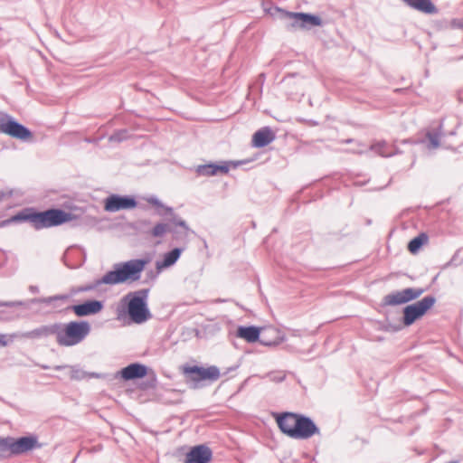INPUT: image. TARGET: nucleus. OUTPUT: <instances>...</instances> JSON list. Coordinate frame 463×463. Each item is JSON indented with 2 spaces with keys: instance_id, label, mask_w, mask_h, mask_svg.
<instances>
[{
  "instance_id": "nucleus-10",
  "label": "nucleus",
  "mask_w": 463,
  "mask_h": 463,
  "mask_svg": "<svg viewBox=\"0 0 463 463\" xmlns=\"http://www.w3.org/2000/svg\"><path fill=\"white\" fill-rule=\"evenodd\" d=\"M137 201L134 195L111 194L103 201L106 212L116 213L121 210H132L137 206Z\"/></svg>"
},
{
  "instance_id": "nucleus-15",
  "label": "nucleus",
  "mask_w": 463,
  "mask_h": 463,
  "mask_svg": "<svg viewBox=\"0 0 463 463\" xmlns=\"http://www.w3.org/2000/svg\"><path fill=\"white\" fill-rule=\"evenodd\" d=\"M213 450L206 444H199L190 448L185 454L184 463H210Z\"/></svg>"
},
{
  "instance_id": "nucleus-8",
  "label": "nucleus",
  "mask_w": 463,
  "mask_h": 463,
  "mask_svg": "<svg viewBox=\"0 0 463 463\" xmlns=\"http://www.w3.org/2000/svg\"><path fill=\"white\" fill-rule=\"evenodd\" d=\"M435 303L436 298L434 297L427 296L420 301L405 307L403 309V325L405 326L412 325L415 321L425 316Z\"/></svg>"
},
{
  "instance_id": "nucleus-33",
  "label": "nucleus",
  "mask_w": 463,
  "mask_h": 463,
  "mask_svg": "<svg viewBox=\"0 0 463 463\" xmlns=\"http://www.w3.org/2000/svg\"><path fill=\"white\" fill-rule=\"evenodd\" d=\"M163 269H158L156 268V269H150L146 271V279L143 281V283H149V282H155L159 276V274L162 272Z\"/></svg>"
},
{
  "instance_id": "nucleus-46",
  "label": "nucleus",
  "mask_w": 463,
  "mask_h": 463,
  "mask_svg": "<svg viewBox=\"0 0 463 463\" xmlns=\"http://www.w3.org/2000/svg\"><path fill=\"white\" fill-rule=\"evenodd\" d=\"M51 305H52V307L55 309L59 308L61 306L60 302H54V303H52Z\"/></svg>"
},
{
  "instance_id": "nucleus-43",
  "label": "nucleus",
  "mask_w": 463,
  "mask_h": 463,
  "mask_svg": "<svg viewBox=\"0 0 463 463\" xmlns=\"http://www.w3.org/2000/svg\"><path fill=\"white\" fill-rule=\"evenodd\" d=\"M101 374L98 373H88L87 378H100Z\"/></svg>"
},
{
  "instance_id": "nucleus-32",
  "label": "nucleus",
  "mask_w": 463,
  "mask_h": 463,
  "mask_svg": "<svg viewBox=\"0 0 463 463\" xmlns=\"http://www.w3.org/2000/svg\"><path fill=\"white\" fill-rule=\"evenodd\" d=\"M105 279H106V275L104 274L101 278L93 280L92 282L88 283L86 285H83L84 291L85 292L92 291V290L98 288L102 284L109 285V281L106 280Z\"/></svg>"
},
{
  "instance_id": "nucleus-44",
  "label": "nucleus",
  "mask_w": 463,
  "mask_h": 463,
  "mask_svg": "<svg viewBox=\"0 0 463 463\" xmlns=\"http://www.w3.org/2000/svg\"><path fill=\"white\" fill-rule=\"evenodd\" d=\"M238 367H239L238 365L228 367V368L223 372V375H226V374H228L229 373H231V372H232V371H235Z\"/></svg>"
},
{
  "instance_id": "nucleus-29",
  "label": "nucleus",
  "mask_w": 463,
  "mask_h": 463,
  "mask_svg": "<svg viewBox=\"0 0 463 463\" xmlns=\"http://www.w3.org/2000/svg\"><path fill=\"white\" fill-rule=\"evenodd\" d=\"M428 241V236L425 233H420L419 236L413 238L408 244V250L411 253L415 254L419 251L420 247Z\"/></svg>"
},
{
  "instance_id": "nucleus-6",
  "label": "nucleus",
  "mask_w": 463,
  "mask_h": 463,
  "mask_svg": "<svg viewBox=\"0 0 463 463\" xmlns=\"http://www.w3.org/2000/svg\"><path fill=\"white\" fill-rule=\"evenodd\" d=\"M160 215L170 216L168 232L172 234V240L179 245L178 247H184L185 250L190 241L189 235L195 232L180 215L174 212L172 207H166L165 213H160Z\"/></svg>"
},
{
  "instance_id": "nucleus-45",
  "label": "nucleus",
  "mask_w": 463,
  "mask_h": 463,
  "mask_svg": "<svg viewBox=\"0 0 463 463\" xmlns=\"http://www.w3.org/2000/svg\"><path fill=\"white\" fill-rule=\"evenodd\" d=\"M231 301L230 299L218 298L215 300L216 303H225Z\"/></svg>"
},
{
  "instance_id": "nucleus-14",
  "label": "nucleus",
  "mask_w": 463,
  "mask_h": 463,
  "mask_svg": "<svg viewBox=\"0 0 463 463\" xmlns=\"http://www.w3.org/2000/svg\"><path fill=\"white\" fill-rule=\"evenodd\" d=\"M423 293L420 288H405L386 295L383 298V305L398 306L417 299Z\"/></svg>"
},
{
  "instance_id": "nucleus-42",
  "label": "nucleus",
  "mask_w": 463,
  "mask_h": 463,
  "mask_svg": "<svg viewBox=\"0 0 463 463\" xmlns=\"http://www.w3.org/2000/svg\"><path fill=\"white\" fill-rule=\"evenodd\" d=\"M62 206L66 209H69V210H72L75 208V206L73 205V203L71 202H65Z\"/></svg>"
},
{
  "instance_id": "nucleus-37",
  "label": "nucleus",
  "mask_w": 463,
  "mask_h": 463,
  "mask_svg": "<svg viewBox=\"0 0 463 463\" xmlns=\"http://www.w3.org/2000/svg\"><path fill=\"white\" fill-rule=\"evenodd\" d=\"M10 341H12V338L10 340H7L6 335L0 334V346L5 347L8 345Z\"/></svg>"
},
{
  "instance_id": "nucleus-22",
  "label": "nucleus",
  "mask_w": 463,
  "mask_h": 463,
  "mask_svg": "<svg viewBox=\"0 0 463 463\" xmlns=\"http://www.w3.org/2000/svg\"><path fill=\"white\" fill-rule=\"evenodd\" d=\"M260 329L255 326H239L236 336L245 339L249 343H255L260 339Z\"/></svg>"
},
{
  "instance_id": "nucleus-3",
  "label": "nucleus",
  "mask_w": 463,
  "mask_h": 463,
  "mask_svg": "<svg viewBox=\"0 0 463 463\" xmlns=\"http://www.w3.org/2000/svg\"><path fill=\"white\" fill-rule=\"evenodd\" d=\"M150 258L132 259L115 263L112 269L105 273L109 285L132 283L140 279L142 272L150 262Z\"/></svg>"
},
{
  "instance_id": "nucleus-16",
  "label": "nucleus",
  "mask_w": 463,
  "mask_h": 463,
  "mask_svg": "<svg viewBox=\"0 0 463 463\" xmlns=\"http://www.w3.org/2000/svg\"><path fill=\"white\" fill-rule=\"evenodd\" d=\"M148 370L149 368L146 364L137 362L131 363L117 372L116 377H119L126 382L138 380L146 377Z\"/></svg>"
},
{
  "instance_id": "nucleus-23",
  "label": "nucleus",
  "mask_w": 463,
  "mask_h": 463,
  "mask_svg": "<svg viewBox=\"0 0 463 463\" xmlns=\"http://www.w3.org/2000/svg\"><path fill=\"white\" fill-rule=\"evenodd\" d=\"M264 13L273 19L286 20L289 18V11L274 5L271 2L263 0L261 3Z\"/></svg>"
},
{
  "instance_id": "nucleus-30",
  "label": "nucleus",
  "mask_w": 463,
  "mask_h": 463,
  "mask_svg": "<svg viewBox=\"0 0 463 463\" xmlns=\"http://www.w3.org/2000/svg\"><path fill=\"white\" fill-rule=\"evenodd\" d=\"M10 457H12L10 436L0 437V458Z\"/></svg>"
},
{
  "instance_id": "nucleus-48",
  "label": "nucleus",
  "mask_w": 463,
  "mask_h": 463,
  "mask_svg": "<svg viewBox=\"0 0 463 463\" xmlns=\"http://www.w3.org/2000/svg\"><path fill=\"white\" fill-rule=\"evenodd\" d=\"M63 259H64V264H65L67 267H69V268H71V269L74 268V266H72V265L69 264V263L65 260V256H63Z\"/></svg>"
},
{
  "instance_id": "nucleus-39",
  "label": "nucleus",
  "mask_w": 463,
  "mask_h": 463,
  "mask_svg": "<svg viewBox=\"0 0 463 463\" xmlns=\"http://www.w3.org/2000/svg\"><path fill=\"white\" fill-rule=\"evenodd\" d=\"M12 195H13L12 191H9V192L0 191V202H2L6 197H11Z\"/></svg>"
},
{
  "instance_id": "nucleus-9",
  "label": "nucleus",
  "mask_w": 463,
  "mask_h": 463,
  "mask_svg": "<svg viewBox=\"0 0 463 463\" xmlns=\"http://www.w3.org/2000/svg\"><path fill=\"white\" fill-rule=\"evenodd\" d=\"M11 441V455L19 456L26 454L34 449H39L43 447V444L39 442V438L34 433H29L25 436L14 438L10 436Z\"/></svg>"
},
{
  "instance_id": "nucleus-24",
  "label": "nucleus",
  "mask_w": 463,
  "mask_h": 463,
  "mask_svg": "<svg viewBox=\"0 0 463 463\" xmlns=\"http://www.w3.org/2000/svg\"><path fill=\"white\" fill-rule=\"evenodd\" d=\"M409 6L424 14H435L437 8L430 0H402Z\"/></svg>"
},
{
  "instance_id": "nucleus-18",
  "label": "nucleus",
  "mask_w": 463,
  "mask_h": 463,
  "mask_svg": "<svg viewBox=\"0 0 463 463\" xmlns=\"http://www.w3.org/2000/svg\"><path fill=\"white\" fill-rule=\"evenodd\" d=\"M275 137V133L269 127H263L252 135L251 145L253 147L262 148L269 145Z\"/></svg>"
},
{
  "instance_id": "nucleus-31",
  "label": "nucleus",
  "mask_w": 463,
  "mask_h": 463,
  "mask_svg": "<svg viewBox=\"0 0 463 463\" xmlns=\"http://www.w3.org/2000/svg\"><path fill=\"white\" fill-rule=\"evenodd\" d=\"M128 138V129H119L115 131L112 135L109 136V140L110 142H122Z\"/></svg>"
},
{
  "instance_id": "nucleus-40",
  "label": "nucleus",
  "mask_w": 463,
  "mask_h": 463,
  "mask_svg": "<svg viewBox=\"0 0 463 463\" xmlns=\"http://www.w3.org/2000/svg\"><path fill=\"white\" fill-rule=\"evenodd\" d=\"M13 317L12 316H7L5 311L4 310H0V320H10L12 319Z\"/></svg>"
},
{
  "instance_id": "nucleus-1",
  "label": "nucleus",
  "mask_w": 463,
  "mask_h": 463,
  "mask_svg": "<svg viewBox=\"0 0 463 463\" xmlns=\"http://www.w3.org/2000/svg\"><path fill=\"white\" fill-rule=\"evenodd\" d=\"M77 216L61 208L51 207L40 211L35 207H24L10 218L2 221L0 227L12 223H29L35 231L58 227L75 220Z\"/></svg>"
},
{
  "instance_id": "nucleus-41",
  "label": "nucleus",
  "mask_w": 463,
  "mask_h": 463,
  "mask_svg": "<svg viewBox=\"0 0 463 463\" xmlns=\"http://www.w3.org/2000/svg\"><path fill=\"white\" fill-rule=\"evenodd\" d=\"M29 291L33 294H37V293H39L40 289H39V287L36 285H30Z\"/></svg>"
},
{
  "instance_id": "nucleus-21",
  "label": "nucleus",
  "mask_w": 463,
  "mask_h": 463,
  "mask_svg": "<svg viewBox=\"0 0 463 463\" xmlns=\"http://www.w3.org/2000/svg\"><path fill=\"white\" fill-rule=\"evenodd\" d=\"M55 323L51 325H43L33 330L26 331L21 334L23 338L26 339H42L47 338L51 335H55Z\"/></svg>"
},
{
  "instance_id": "nucleus-28",
  "label": "nucleus",
  "mask_w": 463,
  "mask_h": 463,
  "mask_svg": "<svg viewBox=\"0 0 463 463\" xmlns=\"http://www.w3.org/2000/svg\"><path fill=\"white\" fill-rule=\"evenodd\" d=\"M371 150L382 156H390L392 155V147L385 141H378L371 146Z\"/></svg>"
},
{
  "instance_id": "nucleus-11",
  "label": "nucleus",
  "mask_w": 463,
  "mask_h": 463,
  "mask_svg": "<svg viewBox=\"0 0 463 463\" xmlns=\"http://www.w3.org/2000/svg\"><path fill=\"white\" fill-rule=\"evenodd\" d=\"M294 425L291 427V438L306 439L318 433L316 424L307 417L291 412Z\"/></svg>"
},
{
  "instance_id": "nucleus-5",
  "label": "nucleus",
  "mask_w": 463,
  "mask_h": 463,
  "mask_svg": "<svg viewBox=\"0 0 463 463\" xmlns=\"http://www.w3.org/2000/svg\"><path fill=\"white\" fill-rule=\"evenodd\" d=\"M184 374L190 388L198 389L203 386V382L213 383L221 376L220 369L216 365L204 368L200 365H187L184 367Z\"/></svg>"
},
{
  "instance_id": "nucleus-20",
  "label": "nucleus",
  "mask_w": 463,
  "mask_h": 463,
  "mask_svg": "<svg viewBox=\"0 0 463 463\" xmlns=\"http://www.w3.org/2000/svg\"><path fill=\"white\" fill-rule=\"evenodd\" d=\"M150 224V221L147 220H142L136 223V229L139 230L145 233L149 234L153 238H161L163 237L166 232H169V226H170V218L168 219V222L166 223L158 222L156 223L151 230L145 231L142 230V227L147 226Z\"/></svg>"
},
{
  "instance_id": "nucleus-13",
  "label": "nucleus",
  "mask_w": 463,
  "mask_h": 463,
  "mask_svg": "<svg viewBox=\"0 0 463 463\" xmlns=\"http://www.w3.org/2000/svg\"><path fill=\"white\" fill-rule=\"evenodd\" d=\"M104 308V302L98 299H87L81 303L68 306L65 312L71 311L78 317L99 314Z\"/></svg>"
},
{
  "instance_id": "nucleus-47",
  "label": "nucleus",
  "mask_w": 463,
  "mask_h": 463,
  "mask_svg": "<svg viewBox=\"0 0 463 463\" xmlns=\"http://www.w3.org/2000/svg\"><path fill=\"white\" fill-rule=\"evenodd\" d=\"M40 367L43 370H47V369H50L51 367L47 364H41Z\"/></svg>"
},
{
  "instance_id": "nucleus-38",
  "label": "nucleus",
  "mask_w": 463,
  "mask_h": 463,
  "mask_svg": "<svg viewBox=\"0 0 463 463\" xmlns=\"http://www.w3.org/2000/svg\"><path fill=\"white\" fill-rule=\"evenodd\" d=\"M70 290H71L72 296L81 293V292H85L83 285L80 286V287H73Z\"/></svg>"
},
{
  "instance_id": "nucleus-17",
  "label": "nucleus",
  "mask_w": 463,
  "mask_h": 463,
  "mask_svg": "<svg viewBox=\"0 0 463 463\" xmlns=\"http://www.w3.org/2000/svg\"><path fill=\"white\" fill-rule=\"evenodd\" d=\"M291 18L293 19L292 25L299 29L308 30L322 24L320 17L308 14L291 13Z\"/></svg>"
},
{
  "instance_id": "nucleus-27",
  "label": "nucleus",
  "mask_w": 463,
  "mask_h": 463,
  "mask_svg": "<svg viewBox=\"0 0 463 463\" xmlns=\"http://www.w3.org/2000/svg\"><path fill=\"white\" fill-rule=\"evenodd\" d=\"M70 368L71 369V380L74 381H81L83 379L87 378L88 372L82 370L77 365H68V364H62V365H55L53 366V369L55 371H61L63 369Z\"/></svg>"
},
{
  "instance_id": "nucleus-26",
  "label": "nucleus",
  "mask_w": 463,
  "mask_h": 463,
  "mask_svg": "<svg viewBox=\"0 0 463 463\" xmlns=\"http://www.w3.org/2000/svg\"><path fill=\"white\" fill-rule=\"evenodd\" d=\"M271 416L276 420L278 427L287 436H289V424L288 420L289 419V411L276 412L272 411Z\"/></svg>"
},
{
  "instance_id": "nucleus-7",
  "label": "nucleus",
  "mask_w": 463,
  "mask_h": 463,
  "mask_svg": "<svg viewBox=\"0 0 463 463\" xmlns=\"http://www.w3.org/2000/svg\"><path fill=\"white\" fill-rule=\"evenodd\" d=\"M0 132L24 142L33 138V132L27 127L5 112L0 114Z\"/></svg>"
},
{
  "instance_id": "nucleus-19",
  "label": "nucleus",
  "mask_w": 463,
  "mask_h": 463,
  "mask_svg": "<svg viewBox=\"0 0 463 463\" xmlns=\"http://www.w3.org/2000/svg\"><path fill=\"white\" fill-rule=\"evenodd\" d=\"M184 247H175L164 253L162 260H156V267L158 269H165L174 266L180 259Z\"/></svg>"
},
{
  "instance_id": "nucleus-2",
  "label": "nucleus",
  "mask_w": 463,
  "mask_h": 463,
  "mask_svg": "<svg viewBox=\"0 0 463 463\" xmlns=\"http://www.w3.org/2000/svg\"><path fill=\"white\" fill-rule=\"evenodd\" d=\"M150 288H141L126 294L120 300L119 314L128 315L135 324H143L152 317L148 308Z\"/></svg>"
},
{
  "instance_id": "nucleus-25",
  "label": "nucleus",
  "mask_w": 463,
  "mask_h": 463,
  "mask_svg": "<svg viewBox=\"0 0 463 463\" xmlns=\"http://www.w3.org/2000/svg\"><path fill=\"white\" fill-rule=\"evenodd\" d=\"M72 294L70 291L68 294H58L50 297L34 298L30 300L31 304H45L49 305L54 302H66L72 298Z\"/></svg>"
},
{
  "instance_id": "nucleus-34",
  "label": "nucleus",
  "mask_w": 463,
  "mask_h": 463,
  "mask_svg": "<svg viewBox=\"0 0 463 463\" xmlns=\"http://www.w3.org/2000/svg\"><path fill=\"white\" fill-rule=\"evenodd\" d=\"M268 377L271 382L281 383L286 379L287 374L285 372H271L268 374Z\"/></svg>"
},
{
  "instance_id": "nucleus-36",
  "label": "nucleus",
  "mask_w": 463,
  "mask_h": 463,
  "mask_svg": "<svg viewBox=\"0 0 463 463\" xmlns=\"http://www.w3.org/2000/svg\"><path fill=\"white\" fill-rule=\"evenodd\" d=\"M24 305V301L17 300V301H0V307H22Z\"/></svg>"
},
{
  "instance_id": "nucleus-12",
  "label": "nucleus",
  "mask_w": 463,
  "mask_h": 463,
  "mask_svg": "<svg viewBox=\"0 0 463 463\" xmlns=\"http://www.w3.org/2000/svg\"><path fill=\"white\" fill-rule=\"evenodd\" d=\"M244 161H218L210 162L204 165H199L195 168V173L199 176H215L218 175H227L230 168H237L244 164Z\"/></svg>"
},
{
  "instance_id": "nucleus-35",
  "label": "nucleus",
  "mask_w": 463,
  "mask_h": 463,
  "mask_svg": "<svg viewBox=\"0 0 463 463\" xmlns=\"http://www.w3.org/2000/svg\"><path fill=\"white\" fill-rule=\"evenodd\" d=\"M146 201L148 203L152 204L153 206H155L156 208H162L164 210L163 213H165V208L167 206L165 205L157 197L151 196V197L147 198ZM158 213L160 214L161 213Z\"/></svg>"
},
{
  "instance_id": "nucleus-4",
  "label": "nucleus",
  "mask_w": 463,
  "mask_h": 463,
  "mask_svg": "<svg viewBox=\"0 0 463 463\" xmlns=\"http://www.w3.org/2000/svg\"><path fill=\"white\" fill-rule=\"evenodd\" d=\"M91 331L87 320H71L67 323H55L56 343L60 346L71 347L83 342Z\"/></svg>"
}]
</instances>
